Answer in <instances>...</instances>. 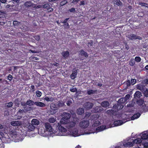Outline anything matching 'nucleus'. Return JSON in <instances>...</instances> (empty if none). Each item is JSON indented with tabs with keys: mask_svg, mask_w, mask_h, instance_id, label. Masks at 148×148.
I'll return each mask as SVG.
<instances>
[{
	"mask_svg": "<svg viewBox=\"0 0 148 148\" xmlns=\"http://www.w3.org/2000/svg\"><path fill=\"white\" fill-rule=\"evenodd\" d=\"M53 127H54L55 130L53 131V133L57 134V132H61L62 134H61V136H64V133L66 132V129L62 126L61 125L57 122L55 123L53 126Z\"/></svg>",
	"mask_w": 148,
	"mask_h": 148,
	"instance_id": "1",
	"label": "nucleus"
},
{
	"mask_svg": "<svg viewBox=\"0 0 148 148\" xmlns=\"http://www.w3.org/2000/svg\"><path fill=\"white\" fill-rule=\"evenodd\" d=\"M99 117V115L97 114H93L92 115L91 119L92 120H94L95 121L94 122L93 124L92 125V127H95L98 126L100 125V122L98 120H97Z\"/></svg>",
	"mask_w": 148,
	"mask_h": 148,
	"instance_id": "2",
	"label": "nucleus"
},
{
	"mask_svg": "<svg viewBox=\"0 0 148 148\" xmlns=\"http://www.w3.org/2000/svg\"><path fill=\"white\" fill-rule=\"evenodd\" d=\"M44 126L45 128L44 129V133L43 134H44V133H45L46 132H52L53 133V131H54L55 130H54V127L53 128L51 125L49 123H45Z\"/></svg>",
	"mask_w": 148,
	"mask_h": 148,
	"instance_id": "3",
	"label": "nucleus"
},
{
	"mask_svg": "<svg viewBox=\"0 0 148 148\" xmlns=\"http://www.w3.org/2000/svg\"><path fill=\"white\" fill-rule=\"evenodd\" d=\"M90 122L88 120H83L81 121L79 123V126L82 128H87L89 125Z\"/></svg>",
	"mask_w": 148,
	"mask_h": 148,
	"instance_id": "4",
	"label": "nucleus"
},
{
	"mask_svg": "<svg viewBox=\"0 0 148 148\" xmlns=\"http://www.w3.org/2000/svg\"><path fill=\"white\" fill-rule=\"evenodd\" d=\"M131 85L130 82L129 80L124 82L122 84V89H121V92H127L126 90Z\"/></svg>",
	"mask_w": 148,
	"mask_h": 148,
	"instance_id": "5",
	"label": "nucleus"
},
{
	"mask_svg": "<svg viewBox=\"0 0 148 148\" xmlns=\"http://www.w3.org/2000/svg\"><path fill=\"white\" fill-rule=\"evenodd\" d=\"M126 36L130 40H132L136 39L141 40L142 39L141 37L140 36H136L135 34H127V35Z\"/></svg>",
	"mask_w": 148,
	"mask_h": 148,
	"instance_id": "6",
	"label": "nucleus"
},
{
	"mask_svg": "<svg viewBox=\"0 0 148 148\" xmlns=\"http://www.w3.org/2000/svg\"><path fill=\"white\" fill-rule=\"evenodd\" d=\"M16 130L17 129L16 127L12 129L11 128L9 132V134L10 136L12 138H15L17 136Z\"/></svg>",
	"mask_w": 148,
	"mask_h": 148,
	"instance_id": "7",
	"label": "nucleus"
},
{
	"mask_svg": "<svg viewBox=\"0 0 148 148\" xmlns=\"http://www.w3.org/2000/svg\"><path fill=\"white\" fill-rule=\"evenodd\" d=\"M93 104L89 102H86L84 104V107L87 110H89L92 107Z\"/></svg>",
	"mask_w": 148,
	"mask_h": 148,
	"instance_id": "8",
	"label": "nucleus"
},
{
	"mask_svg": "<svg viewBox=\"0 0 148 148\" xmlns=\"http://www.w3.org/2000/svg\"><path fill=\"white\" fill-rule=\"evenodd\" d=\"M136 88L137 89L140 90L143 92L147 88L145 85L140 84L137 85Z\"/></svg>",
	"mask_w": 148,
	"mask_h": 148,
	"instance_id": "9",
	"label": "nucleus"
},
{
	"mask_svg": "<svg viewBox=\"0 0 148 148\" xmlns=\"http://www.w3.org/2000/svg\"><path fill=\"white\" fill-rule=\"evenodd\" d=\"M76 124V123L75 121H72L68 122L67 123L66 127L68 129H71L74 127Z\"/></svg>",
	"mask_w": 148,
	"mask_h": 148,
	"instance_id": "10",
	"label": "nucleus"
},
{
	"mask_svg": "<svg viewBox=\"0 0 148 148\" xmlns=\"http://www.w3.org/2000/svg\"><path fill=\"white\" fill-rule=\"evenodd\" d=\"M64 59H66L69 57L70 54L68 51H63L61 53Z\"/></svg>",
	"mask_w": 148,
	"mask_h": 148,
	"instance_id": "11",
	"label": "nucleus"
},
{
	"mask_svg": "<svg viewBox=\"0 0 148 148\" xmlns=\"http://www.w3.org/2000/svg\"><path fill=\"white\" fill-rule=\"evenodd\" d=\"M118 104L117 105L115 104L114 105L113 108L115 110V111L116 112L120 110V106H119V104L120 103V99H119L118 101Z\"/></svg>",
	"mask_w": 148,
	"mask_h": 148,
	"instance_id": "12",
	"label": "nucleus"
},
{
	"mask_svg": "<svg viewBox=\"0 0 148 148\" xmlns=\"http://www.w3.org/2000/svg\"><path fill=\"white\" fill-rule=\"evenodd\" d=\"M11 124L14 126H20L22 125L21 122L18 121H13L11 122Z\"/></svg>",
	"mask_w": 148,
	"mask_h": 148,
	"instance_id": "13",
	"label": "nucleus"
},
{
	"mask_svg": "<svg viewBox=\"0 0 148 148\" xmlns=\"http://www.w3.org/2000/svg\"><path fill=\"white\" fill-rule=\"evenodd\" d=\"M120 125V120L115 121L113 124H110L109 125L110 127H113L114 126H117Z\"/></svg>",
	"mask_w": 148,
	"mask_h": 148,
	"instance_id": "14",
	"label": "nucleus"
},
{
	"mask_svg": "<svg viewBox=\"0 0 148 148\" xmlns=\"http://www.w3.org/2000/svg\"><path fill=\"white\" fill-rule=\"evenodd\" d=\"M34 4L30 1H27L24 3V5L25 6L29 8V7H32L34 6Z\"/></svg>",
	"mask_w": 148,
	"mask_h": 148,
	"instance_id": "15",
	"label": "nucleus"
},
{
	"mask_svg": "<svg viewBox=\"0 0 148 148\" xmlns=\"http://www.w3.org/2000/svg\"><path fill=\"white\" fill-rule=\"evenodd\" d=\"M141 96V92L139 91H136L134 95V98L136 99L139 98Z\"/></svg>",
	"mask_w": 148,
	"mask_h": 148,
	"instance_id": "16",
	"label": "nucleus"
},
{
	"mask_svg": "<svg viewBox=\"0 0 148 148\" xmlns=\"http://www.w3.org/2000/svg\"><path fill=\"white\" fill-rule=\"evenodd\" d=\"M116 112L114 110L112 109L108 110L106 111V113L111 116H114L115 114H116V116H117Z\"/></svg>",
	"mask_w": 148,
	"mask_h": 148,
	"instance_id": "17",
	"label": "nucleus"
},
{
	"mask_svg": "<svg viewBox=\"0 0 148 148\" xmlns=\"http://www.w3.org/2000/svg\"><path fill=\"white\" fill-rule=\"evenodd\" d=\"M142 140H146L148 138V134L147 132H144L142 133L141 138Z\"/></svg>",
	"mask_w": 148,
	"mask_h": 148,
	"instance_id": "18",
	"label": "nucleus"
},
{
	"mask_svg": "<svg viewBox=\"0 0 148 148\" xmlns=\"http://www.w3.org/2000/svg\"><path fill=\"white\" fill-rule=\"evenodd\" d=\"M79 52V54L80 56H84L86 58H87L88 56L87 53L85 52L83 49H82Z\"/></svg>",
	"mask_w": 148,
	"mask_h": 148,
	"instance_id": "19",
	"label": "nucleus"
},
{
	"mask_svg": "<svg viewBox=\"0 0 148 148\" xmlns=\"http://www.w3.org/2000/svg\"><path fill=\"white\" fill-rule=\"evenodd\" d=\"M62 117H64L65 119H66L68 120L71 117L70 114L68 112H64L62 115Z\"/></svg>",
	"mask_w": 148,
	"mask_h": 148,
	"instance_id": "20",
	"label": "nucleus"
},
{
	"mask_svg": "<svg viewBox=\"0 0 148 148\" xmlns=\"http://www.w3.org/2000/svg\"><path fill=\"white\" fill-rule=\"evenodd\" d=\"M106 129V126L101 125L98 127L96 128V131L97 132H99L102 131Z\"/></svg>",
	"mask_w": 148,
	"mask_h": 148,
	"instance_id": "21",
	"label": "nucleus"
},
{
	"mask_svg": "<svg viewBox=\"0 0 148 148\" xmlns=\"http://www.w3.org/2000/svg\"><path fill=\"white\" fill-rule=\"evenodd\" d=\"M36 105L38 107H43L45 106L46 104L42 102L36 101Z\"/></svg>",
	"mask_w": 148,
	"mask_h": 148,
	"instance_id": "22",
	"label": "nucleus"
},
{
	"mask_svg": "<svg viewBox=\"0 0 148 148\" xmlns=\"http://www.w3.org/2000/svg\"><path fill=\"white\" fill-rule=\"evenodd\" d=\"M141 111L142 112H147L148 111V106H147L145 104L143 105L141 107Z\"/></svg>",
	"mask_w": 148,
	"mask_h": 148,
	"instance_id": "23",
	"label": "nucleus"
},
{
	"mask_svg": "<svg viewBox=\"0 0 148 148\" xmlns=\"http://www.w3.org/2000/svg\"><path fill=\"white\" fill-rule=\"evenodd\" d=\"M101 106L104 108H107L109 106V102L107 101H104L102 102L101 104Z\"/></svg>",
	"mask_w": 148,
	"mask_h": 148,
	"instance_id": "24",
	"label": "nucleus"
},
{
	"mask_svg": "<svg viewBox=\"0 0 148 148\" xmlns=\"http://www.w3.org/2000/svg\"><path fill=\"white\" fill-rule=\"evenodd\" d=\"M77 114L79 115L83 114L84 112V109L82 108H79L77 110Z\"/></svg>",
	"mask_w": 148,
	"mask_h": 148,
	"instance_id": "25",
	"label": "nucleus"
},
{
	"mask_svg": "<svg viewBox=\"0 0 148 148\" xmlns=\"http://www.w3.org/2000/svg\"><path fill=\"white\" fill-rule=\"evenodd\" d=\"M69 120L65 119L64 117H62L60 121V123L61 124H66L69 122Z\"/></svg>",
	"mask_w": 148,
	"mask_h": 148,
	"instance_id": "26",
	"label": "nucleus"
},
{
	"mask_svg": "<svg viewBox=\"0 0 148 148\" xmlns=\"http://www.w3.org/2000/svg\"><path fill=\"white\" fill-rule=\"evenodd\" d=\"M140 115L141 114L139 113H137L136 114H135L131 117V120H134L136 119H138L140 116Z\"/></svg>",
	"mask_w": 148,
	"mask_h": 148,
	"instance_id": "27",
	"label": "nucleus"
},
{
	"mask_svg": "<svg viewBox=\"0 0 148 148\" xmlns=\"http://www.w3.org/2000/svg\"><path fill=\"white\" fill-rule=\"evenodd\" d=\"M142 141V140L141 138H136L133 141V142L134 143V145L135 144H141V142Z\"/></svg>",
	"mask_w": 148,
	"mask_h": 148,
	"instance_id": "28",
	"label": "nucleus"
},
{
	"mask_svg": "<svg viewBox=\"0 0 148 148\" xmlns=\"http://www.w3.org/2000/svg\"><path fill=\"white\" fill-rule=\"evenodd\" d=\"M31 123L34 125H37L39 124V121L36 119H33Z\"/></svg>",
	"mask_w": 148,
	"mask_h": 148,
	"instance_id": "29",
	"label": "nucleus"
},
{
	"mask_svg": "<svg viewBox=\"0 0 148 148\" xmlns=\"http://www.w3.org/2000/svg\"><path fill=\"white\" fill-rule=\"evenodd\" d=\"M124 146L125 147H131L134 145L133 142H128L123 144Z\"/></svg>",
	"mask_w": 148,
	"mask_h": 148,
	"instance_id": "30",
	"label": "nucleus"
},
{
	"mask_svg": "<svg viewBox=\"0 0 148 148\" xmlns=\"http://www.w3.org/2000/svg\"><path fill=\"white\" fill-rule=\"evenodd\" d=\"M77 74V72L73 71L72 74L70 75V77L71 79H74L75 78Z\"/></svg>",
	"mask_w": 148,
	"mask_h": 148,
	"instance_id": "31",
	"label": "nucleus"
},
{
	"mask_svg": "<svg viewBox=\"0 0 148 148\" xmlns=\"http://www.w3.org/2000/svg\"><path fill=\"white\" fill-rule=\"evenodd\" d=\"M144 102V100L141 99L137 100L136 103L138 106H140L143 104Z\"/></svg>",
	"mask_w": 148,
	"mask_h": 148,
	"instance_id": "32",
	"label": "nucleus"
},
{
	"mask_svg": "<svg viewBox=\"0 0 148 148\" xmlns=\"http://www.w3.org/2000/svg\"><path fill=\"white\" fill-rule=\"evenodd\" d=\"M97 92V90L89 89L87 91V94L88 95H90L91 94L95 93Z\"/></svg>",
	"mask_w": 148,
	"mask_h": 148,
	"instance_id": "33",
	"label": "nucleus"
},
{
	"mask_svg": "<svg viewBox=\"0 0 148 148\" xmlns=\"http://www.w3.org/2000/svg\"><path fill=\"white\" fill-rule=\"evenodd\" d=\"M57 108L51 109L50 110V113L52 115L55 114L57 112Z\"/></svg>",
	"mask_w": 148,
	"mask_h": 148,
	"instance_id": "34",
	"label": "nucleus"
},
{
	"mask_svg": "<svg viewBox=\"0 0 148 148\" xmlns=\"http://www.w3.org/2000/svg\"><path fill=\"white\" fill-rule=\"evenodd\" d=\"M123 45L124 46L123 49H126L127 50H128L130 47L127 42L126 41H125L123 42Z\"/></svg>",
	"mask_w": 148,
	"mask_h": 148,
	"instance_id": "35",
	"label": "nucleus"
},
{
	"mask_svg": "<svg viewBox=\"0 0 148 148\" xmlns=\"http://www.w3.org/2000/svg\"><path fill=\"white\" fill-rule=\"evenodd\" d=\"M34 125L32 124L29 123L28 127V129L31 131H33L35 129V126Z\"/></svg>",
	"mask_w": 148,
	"mask_h": 148,
	"instance_id": "36",
	"label": "nucleus"
},
{
	"mask_svg": "<svg viewBox=\"0 0 148 148\" xmlns=\"http://www.w3.org/2000/svg\"><path fill=\"white\" fill-rule=\"evenodd\" d=\"M78 131L77 129H75L72 132L73 136H78Z\"/></svg>",
	"mask_w": 148,
	"mask_h": 148,
	"instance_id": "37",
	"label": "nucleus"
},
{
	"mask_svg": "<svg viewBox=\"0 0 148 148\" xmlns=\"http://www.w3.org/2000/svg\"><path fill=\"white\" fill-rule=\"evenodd\" d=\"M64 105V103L62 101H60L58 102L56 106L58 107L63 106Z\"/></svg>",
	"mask_w": 148,
	"mask_h": 148,
	"instance_id": "38",
	"label": "nucleus"
},
{
	"mask_svg": "<svg viewBox=\"0 0 148 148\" xmlns=\"http://www.w3.org/2000/svg\"><path fill=\"white\" fill-rule=\"evenodd\" d=\"M130 97V95L129 94L126 95L125 97L122 98L121 99H122V101H123V100H124L125 101H127V100H128Z\"/></svg>",
	"mask_w": 148,
	"mask_h": 148,
	"instance_id": "39",
	"label": "nucleus"
},
{
	"mask_svg": "<svg viewBox=\"0 0 148 148\" xmlns=\"http://www.w3.org/2000/svg\"><path fill=\"white\" fill-rule=\"evenodd\" d=\"M13 103L12 102H10L8 103L5 104V107L8 108H10L12 107L13 106Z\"/></svg>",
	"mask_w": 148,
	"mask_h": 148,
	"instance_id": "40",
	"label": "nucleus"
},
{
	"mask_svg": "<svg viewBox=\"0 0 148 148\" xmlns=\"http://www.w3.org/2000/svg\"><path fill=\"white\" fill-rule=\"evenodd\" d=\"M44 99L47 101H52L53 100V98L51 97H46Z\"/></svg>",
	"mask_w": 148,
	"mask_h": 148,
	"instance_id": "41",
	"label": "nucleus"
},
{
	"mask_svg": "<svg viewBox=\"0 0 148 148\" xmlns=\"http://www.w3.org/2000/svg\"><path fill=\"white\" fill-rule=\"evenodd\" d=\"M56 118L53 117H51L49 119L48 121L50 123H53L56 121Z\"/></svg>",
	"mask_w": 148,
	"mask_h": 148,
	"instance_id": "42",
	"label": "nucleus"
},
{
	"mask_svg": "<svg viewBox=\"0 0 148 148\" xmlns=\"http://www.w3.org/2000/svg\"><path fill=\"white\" fill-rule=\"evenodd\" d=\"M135 64V62L134 60V59H131L129 63V64L131 66H133Z\"/></svg>",
	"mask_w": 148,
	"mask_h": 148,
	"instance_id": "43",
	"label": "nucleus"
},
{
	"mask_svg": "<svg viewBox=\"0 0 148 148\" xmlns=\"http://www.w3.org/2000/svg\"><path fill=\"white\" fill-rule=\"evenodd\" d=\"M141 60V58L139 56H136L134 59V60L137 63L140 62Z\"/></svg>",
	"mask_w": 148,
	"mask_h": 148,
	"instance_id": "44",
	"label": "nucleus"
},
{
	"mask_svg": "<svg viewBox=\"0 0 148 148\" xmlns=\"http://www.w3.org/2000/svg\"><path fill=\"white\" fill-rule=\"evenodd\" d=\"M143 94H144V96L146 97H148V89L147 88H146L145 90L143 92Z\"/></svg>",
	"mask_w": 148,
	"mask_h": 148,
	"instance_id": "45",
	"label": "nucleus"
},
{
	"mask_svg": "<svg viewBox=\"0 0 148 148\" xmlns=\"http://www.w3.org/2000/svg\"><path fill=\"white\" fill-rule=\"evenodd\" d=\"M113 1L114 4L117 5L119 6L120 5V0H114Z\"/></svg>",
	"mask_w": 148,
	"mask_h": 148,
	"instance_id": "46",
	"label": "nucleus"
},
{
	"mask_svg": "<svg viewBox=\"0 0 148 148\" xmlns=\"http://www.w3.org/2000/svg\"><path fill=\"white\" fill-rule=\"evenodd\" d=\"M139 4L142 6L146 7H147L148 6V4L147 3H144L140 2L139 3Z\"/></svg>",
	"mask_w": 148,
	"mask_h": 148,
	"instance_id": "47",
	"label": "nucleus"
},
{
	"mask_svg": "<svg viewBox=\"0 0 148 148\" xmlns=\"http://www.w3.org/2000/svg\"><path fill=\"white\" fill-rule=\"evenodd\" d=\"M67 3V1L66 0H64L62 1H61L60 3V5L61 6H63L65 5L66 3Z\"/></svg>",
	"mask_w": 148,
	"mask_h": 148,
	"instance_id": "48",
	"label": "nucleus"
},
{
	"mask_svg": "<svg viewBox=\"0 0 148 148\" xmlns=\"http://www.w3.org/2000/svg\"><path fill=\"white\" fill-rule=\"evenodd\" d=\"M36 94L38 97H40L41 96L42 93L40 91L37 90L36 92Z\"/></svg>",
	"mask_w": 148,
	"mask_h": 148,
	"instance_id": "49",
	"label": "nucleus"
},
{
	"mask_svg": "<svg viewBox=\"0 0 148 148\" xmlns=\"http://www.w3.org/2000/svg\"><path fill=\"white\" fill-rule=\"evenodd\" d=\"M43 8H46L48 9L50 7V5L48 3H46L43 5Z\"/></svg>",
	"mask_w": 148,
	"mask_h": 148,
	"instance_id": "50",
	"label": "nucleus"
},
{
	"mask_svg": "<svg viewBox=\"0 0 148 148\" xmlns=\"http://www.w3.org/2000/svg\"><path fill=\"white\" fill-rule=\"evenodd\" d=\"M50 108L51 109L53 108H57V107H56V106L55 104L52 103L51 104Z\"/></svg>",
	"mask_w": 148,
	"mask_h": 148,
	"instance_id": "51",
	"label": "nucleus"
},
{
	"mask_svg": "<svg viewBox=\"0 0 148 148\" xmlns=\"http://www.w3.org/2000/svg\"><path fill=\"white\" fill-rule=\"evenodd\" d=\"M32 100L29 99L27 101V105L29 106H32Z\"/></svg>",
	"mask_w": 148,
	"mask_h": 148,
	"instance_id": "52",
	"label": "nucleus"
},
{
	"mask_svg": "<svg viewBox=\"0 0 148 148\" xmlns=\"http://www.w3.org/2000/svg\"><path fill=\"white\" fill-rule=\"evenodd\" d=\"M131 82L132 85L134 84L136 82V79H131Z\"/></svg>",
	"mask_w": 148,
	"mask_h": 148,
	"instance_id": "53",
	"label": "nucleus"
},
{
	"mask_svg": "<svg viewBox=\"0 0 148 148\" xmlns=\"http://www.w3.org/2000/svg\"><path fill=\"white\" fill-rule=\"evenodd\" d=\"M91 113L90 112H87L85 116L84 117L85 118H86V119L88 118H89V117L91 115Z\"/></svg>",
	"mask_w": 148,
	"mask_h": 148,
	"instance_id": "54",
	"label": "nucleus"
},
{
	"mask_svg": "<svg viewBox=\"0 0 148 148\" xmlns=\"http://www.w3.org/2000/svg\"><path fill=\"white\" fill-rule=\"evenodd\" d=\"M77 89L76 88H70V91L71 92H77Z\"/></svg>",
	"mask_w": 148,
	"mask_h": 148,
	"instance_id": "55",
	"label": "nucleus"
},
{
	"mask_svg": "<svg viewBox=\"0 0 148 148\" xmlns=\"http://www.w3.org/2000/svg\"><path fill=\"white\" fill-rule=\"evenodd\" d=\"M34 38L36 40L38 41H39L40 40V37L39 35L34 36Z\"/></svg>",
	"mask_w": 148,
	"mask_h": 148,
	"instance_id": "56",
	"label": "nucleus"
},
{
	"mask_svg": "<svg viewBox=\"0 0 148 148\" xmlns=\"http://www.w3.org/2000/svg\"><path fill=\"white\" fill-rule=\"evenodd\" d=\"M12 76L10 74H9L8 77V79L10 81H11L12 79Z\"/></svg>",
	"mask_w": 148,
	"mask_h": 148,
	"instance_id": "57",
	"label": "nucleus"
},
{
	"mask_svg": "<svg viewBox=\"0 0 148 148\" xmlns=\"http://www.w3.org/2000/svg\"><path fill=\"white\" fill-rule=\"evenodd\" d=\"M69 11L70 12H75V8H72L69 10Z\"/></svg>",
	"mask_w": 148,
	"mask_h": 148,
	"instance_id": "58",
	"label": "nucleus"
},
{
	"mask_svg": "<svg viewBox=\"0 0 148 148\" xmlns=\"http://www.w3.org/2000/svg\"><path fill=\"white\" fill-rule=\"evenodd\" d=\"M93 43V42L92 40H91L90 42H89L88 43V46H92V45Z\"/></svg>",
	"mask_w": 148,
	"mask_h": 148,
	"instance_id": "59",
	"label": "nucleus"
},
{
	"mask_svg": "<svg viewBox=\"0 0 148 148\" xmlns=\"http://www.w3.org/2000/svg\"><path fill=\"white\" fill-rule=\"evenodd\" d=\"M53 11V9L50 7L47 9V12H51Z\"/></svg>",
	"mask_w": 148,
	"mask_h": 148,
	"instance_id": "60",
	"label": "nucleus"
},
{
	"mask_svg": "<svg viewBox=\"0 0 148 148\" xmlns=\"http://www.w3.org/2000/svg\"><path fill=\"white\" fill-rule=\"evenodd\" d=\"M41 7V5H36L34 4V6L33 7L35 8L36 9L37 8H39Z\"/></svg>",
	"mask_w": 148,
	"mask_h": 148,
	"instance_id": "61",
	"label": "nucleus"
},
{
	"mask_svg": "<svg viewBox=\"0 0 148 148\" xmlns=\"http://www.w3.org/2000/svg\"><path fill=\"white\" fill-rule=\"evenodd\" d=\"M64 26L66 28H69V24L68 23H64Z\"/></svg>",
	"mask_w": 148,
	"mask_h": 148,
	"instance_id": "62",
	"label": "nucleus"
},
{
	"mask_svg": "<svg viewBox=\"0 0 148 148\" xmlns=\"http://www.w3.org/2000/svg\"><path fill=\"white\" fill-rule=\"evenodd\" d=\"M13 25L14 26H16L18 25V22L17 21H14L13 22Z\"/></svg>",
	"mask_w": 148,
	"mask_h": 148,
	"instance_id": "63",
	"label": "nucleus"
},
{
	"mask_svg": "<svg viewBox=\"0 0 148 148\" xmlns=\"http://www.w3.org/2000/svg\"><path fill=\"white\" fill-rule=\"evenodd\" d=\"M143 145L144 147H148V142H146L144 143Z\"/></svg>",
	"mask_w": 148,
	"mask_h": 148,
	"instance_id": "64",
	"label": "nucleus"
}]
</instances>
